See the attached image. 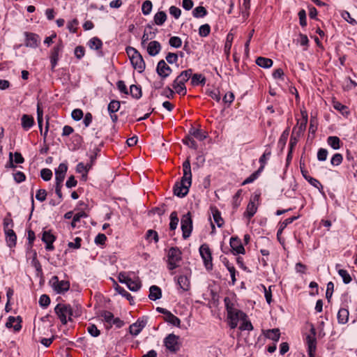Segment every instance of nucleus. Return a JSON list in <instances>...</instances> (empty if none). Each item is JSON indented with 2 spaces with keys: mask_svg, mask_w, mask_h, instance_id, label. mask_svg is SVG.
Wrapping results in <instances>:
<instances>
[{
  "mask_svg": "<svg viewBox=\"0 0 357 357\" xmlns=\"http://www.w3.org/2000/svg\"><path fill=\"white\" fill-rule=\"evenodd\" d=\"M338 274L342 277L344 283L349 284L351 281V278L347 271L340 269Z\"/></svg>",
  "mask_w": 357,
  "mask_h": 357,
  "instance_id": "nucleus-46",
  "label": "nucleus"
},
{
  "mask_svg": "<svg viewBox=\"0 0 357 357\" xmlns=\"http://www.w3.org/2000/svg\"><path fill=\"white\" fill-rule=\"evenodd\" d=\"M256 63L261 68H268L273 66V62L271 59L260 56L257 59Z\"/></svg>",
  "mask_w": 357,
  "mask_h": 357,
  "instance_id": "nucleus-32",
  "label": "nucleus"
},
{
  "mask_svg": "<svg viewBox=\"0 0 357 357\" xmlns=\"http://www.w3.org/2000/svg\"><path fill=\"white\" fill-rule=\"evenodd\" d=\"M333 289H334L333 283L332 282H329L327 284V288H326V297L328 301H330V299L333 295Z\"/></svg>",
  "mask_w": 357,
  "mask_h": 357,
  "instance_id": "nucleus-62",
  "label": "nucleus"
},
{
  "mask_svg": "<svg viewBox=\"0 0 357 357\" xmlns=\"http://www.w3.org/2000/svg\"><path fill=\"white\" fill-rule=\"evenodd\" d=\"M151 26H147L142 38L141 45L144 48L146 47V45H147L148 41L155 37V32L151 31Z\"/></svg>",
  "mask_w": 357,
  "mask_h": 357,
  "instance_id": "nucleus-22",
  "label": "nucleus"
},
{
  "mask_svg": "<svg viewBox=\"0 0 357 357\" xmlns=\"http://www.w3.org/2000/svg\"><path fill=\"white\" fill-rule=\"evenodd\" d=\"M259 197L260 194L258 193H255L251 197L244 213V215L248 219H250L256 213L259 205Z\"/></svg>",
  "mask_w": 357,
  "mask_h": 357,
  "instance_id": "nucleus-9",
  "label": "nucleus"
},
{
  "mask_svg": "<svg viewBox=\"0 0 357 357\" xmlns=\"http://www.w3.org/2000/svg\"><path fill=\"white\" fill-rule=\"evenodd\" d=\"M182 252L178 248H171L167 253V267L169 270L172 271L179 266V262L182 259Z\"/></svg>",
  "mask_w": 357,
  "mask_h": 357,
  "instance_id": "nucleus-4",
  "label": "nucleus"
},
{
  "mask_svg": "<svg viewBox=\"0 0 357 357\" xmlns=\"http://www.w3.org/2000/svg\"><path fill=\"white\" fill-rule=\"evenodd\" d=\"M146 237L148 240L153 239L154 242L157 243L158 241V233L152 229H149L146 232Z\"/></svg>",
  "mask_w": 357,
  "mask_h": 357,
  "instance_id": "nucleus-55",
  "label": "nucleus"
},
{
  "mask_svg": "<svg viewBox=\"0 0 357 357\" xmlns=\"http://www.w3.org/2000/svg\"><path fill=\"white\" fill-rule=\"evenodd\" d=\"M264 335L268 339L278 342L280 336V330L278 328L267 330L264 332Z\"/></svg>",
  "mask_w": 357,
  "mask_h": 357,
  "instance_id": "nucleus-29",
  "label": "nucleus"
},
{
  "mask_svg": "<svg viewBox=\"0 0 357 357\" xmlns=\"http://www.w3.org/2000/svg\"><path fill=\"white\" fill-rule=\"evenodd\" d=\"M192 72L191 69L183 70L174 79L172 86L178 95L185 96L186 94L187 89L185 84L190 79Z\"/></svg>",
  "mask_w": 357,
  "mask_h": 357,
  "instance_id": "nucleus-3",
  "label": "nucleus"
},
{
  "mask_svg": "<svg viewBox=\"0 0 357 357\" xmlns=\"http://www.w3.org/2000/svg\"><path fill=\"white\" fill-rule=\"evenodd\" d=\"M169 43L172 47L178 48L181 46L182 41L179 37L172 36L170 38Z\"/></svg>",
  "mask_w": 357,
  "mask_h": 357,
  "instance_id": "nucleus-50",
  "label": "nucleus"
},
{
  "mask_svg": "<svg viewBox=\"0 0 357 357\" xmlns=\"http://www.w3.org/2000/svg\"><path fill=\"white\" fill-rule=\"evenodd\" d=\"M199 253L204 261V266L206 269L212 268V257L209 247L206 244H203L199 248Z\"/></svg>",
  "mask_w": 357,
  "mask_h": 357,
  "instance_id": "nucleus-10",
  "label": "nucleus"
},
{
  "mask_svg": "<svg viewBox=\"0 0 357 357\" xmlns=\"http://www.w3.org/2000/svg\"><path fill=\"white\" fill-rule=\"evenodd\" d=\"M206 13L207 11L203 6H197L192 11L193 16L197 18L203 17L206 15Z\"/></svg>",
  "mask_w": 357,
  "mask_h": 357,
  "instance_id": "nucleus-41",
  "label": "nucleus"
},
{
  "mask_svg": "<svg viewBox=\"0 0 357 357\" xmlns=\"http://www.w3.org/2000/svg\"><path fill=\"white\" fill-rule=\"evenodd\" d=\"M156 70L158 74L162 78L167 77L172 73V69L164 60H161L158 63Z\"/></svg>",
  "mask_w": 357,
  "mask_h": 357,
  "instance_id": "nucleus-14",
  "label": "nucleus"
},
{
  "mask_svg": "<svg viewBox=\"0 0 357 357\" xmlns=\"http://www.w3.org/2000/svg\"><path fill=\"white\" fill-rule=\"evenodd\" d=\"M302 119H298L296 127L294 129H298V132H303L306 128L307 123V114L305 112H301Z\"/></svg>",
  "mask_w": 357,
  "mask_h": 357,
  "instance_id": "nucleus-26",
  "label": "nucleus"
},
{
  "mask_svg": "<svg viewBox=\"0 0 357 357\" xmlns=\"http://www.w3.org/2000/svg\"><path fill=\"white\" fill-rule=\"evenodd\" d=\"M126 285L130 291H137L141 287V282L138 279L133 280L130 278L126 283Z\"/></svg>",
  "mask_w": 357,
  "mask_h": 357,
  "instance_id": "nucleus-36",
  "label": "nucleus"
},
{
  "mask_svg": "<svg viewBox=\"0 0 357 357\" xmlns=\"http://www.w3.org/2000/svg\"><path fill=\"white\" fill-rule=\"evenodd\" d=\"M191 84L192 86H197L199 84H204L206 79L202 74H194L191 75Z\"/></svg>",
  "mask_w": 357,
  "mask_h": 357,
  "instance_id": "nucleus-37",
  "label": "nucleus"
},
{
  "mask_svg": "<svg viewBox=\"0 0 357 357\" xmlns=\"http://www.w3.org/2000/svg\"><path fill=\"white\" fill-rule=\"evenodd\" d=\"M152 6H153V5H152V3L151 1H149V0L145 1L142 3V13L145 15H149L150 13L151 12Z\"/></svg>",
  "mask_w": 357,
  "mask_h": 357,
  "instance_id": "nucleus-44",
  "label": "nucleus"
},
{
  "mask_svg": "<svg viewBox=\"0 0 357 357\" xmlns=\"http://www.w3.org/2000/svg\"><path fill=\"white\" fill-rule=\"evenodd\" d=\"M130 93L135 98H139L142 96L141 88L137 85L132 84L130 86Z\"/></svg>",
  "mask_w": 357,
  "mask_h": 357,
  "instance_id": "nucleus-39",
  "label": "nucleus"
},
{
  "mask_svg": "<svg viewBox=\"0 0 357 357\" xmlns=\"http://www.w3.org/2000/svg\"><path fill=\"white\" fill-rule=\"evenodd\" d=\"M54 290L58 294H63L70 288V283L66 280H59L57 276H53L50 281Z\"/></svg>",
  "mask_w": 357,
  "mask_h": 357,
  "instance_id": "nucleus-8",
  "label": "nucleus"
},
{
  "mask_svg": "<svg viewBox=\"0 0 357 357\" xmlns=\"http://www.w3.org/2000/svg\"><path fill=\"white\" fill-rule=\"evenodd\" d=\"M40 176L44 181H50L52 176V172L50 169H43L40 171Z\"/></svg>",
  "mask_w": 357,
  "mask_h": 357,
  "instance_id": "nucleus-52",
  "label": "nucleus"
},
{
  "mask_svg": "<svg viewBox=\"0 0 357 357\" xmlns=\"http://www.w3.org/2000/svg\"><path fill=\"white\" fill-rule=\"evenodd\" d=\"M81 241H82V238H79V237H76L74 240V242H69L68 243V246L70 248H73V249H78L80 248L81 246Z\"/></svg>",
  "mask_w": 357,
  "mask_h": 357,
  "instance_id": "nucleus-61",
  "label": "nucleus"
},
{
  "mask_svg": "<svg viewBox=\"0 0 357 357\" xmlns=\"http://www.w3.org/2000/svg\"><path fill=\"white\" fill-rule=\"evenodd\" d=\"M349 311L345 308H341L339 310L337 313L338 323L344 324L348 321L349 319Z\"/></svg>",
  "mask_w": 357,
  "mask_h": 357,
  "instance_id": "nucleus-30",
  "label": "nucleus"
},
{
  "mask_svg": "<svg viewBox=\"0 0 357 357\" xmlns=\"http://www.w3.org/2000/svg\"><path fill=\"white\" fill-rule=\"evenodd\" d=\"M211 31V27L208 24L202 25L199 29V34L202 37H206Z\"/></svg>",
  "mask_w": 357,
  "mask_h": 357,
  "instance_id": "nucleus-47",
  "label": "nucleus"
},
{
  "mask_svg": "<svg viewBox=\"0 0 357 357\" xmlns=\"http://www.w3.org/2000/svg\"><path fill=\"white\" fill-rule=\"evenodd\" d=\"M87 331L93 337H98L100 335V331L94 324H89V326L87 327Z\"/></svg>",
  "mask_w": 357,
  "mask_h": 357,
  "instance_id": "nucleus-54",
  "label": "nucleus"
},
{
  "mask_svg": "<svg viewBox=\"0 0 357 357\" xmlns=\"http://www.w3.org/2000/svg\"><path fill=\"white\" fill-rule=\"evenodd\" d=\"M87 45L91 50H100L102 47V42L98 37H93L89 40Z\"/></svg>",
  "mask_w": 357,
  "mask_h": 357,
  "instance_id": "nucleus-28",
  "label": "nucleus"
},
{
  "mask_svg": "<svg viewBox=\"0 0 357 357\" xmlns=\"http://www.w3.org/2000/svg\"><path fill=\"white\" fill-rule=\"evenodd\" d=\"M162 296V291L161 289L153 285L149 289V298L152 301H156L159 298H160Z\"/></svg>",
  "mask_w": 357,
  "mask_h": 357,
  "instance_id": "nucleus-25",
  "label": "nucleus"
},
{
  "mask_svg": "<svg viewBox=\"0 0 357 357\" xmlns=\"http://www.w3.org/2000/svg\"><path fill=\"white\" fill-rule=\"evenodd\" d=\"M6 241L8 247L13 248L16 245L17 236L13 229H7L5 232Z\"/></svg>",
  "mask_w": 357,
  "mask_h": 357,
  "instance_id": "nucleus-23",
  "label": "nucleus"
},
{
  "mask_svg": "<svg viewBox=\"0 0 357 357\" xmlns=\"http://www.w3.org/2000/svg\"><path fill=\"white\" fill-rule=\"evenodd\" d=\"M47 196L46 190L44 189H40L37 191L36 195V198L40 202H43L45 200Z\"/></svg>",
  "mask_w": 357,
  "mask_h": 357,
  "instance_id": "nucleus-63",
  "label": "nucleus"
},
{
  "mask_svg": "<svg viewBox=\"0 0 357 357\" xmlns=\"http://www.w3.org/2000/svg\"><path fill=\"white\" fill-rule=\"evenodd\" d=\"M191 275V272L188 268H184L183 273L180 274L177 278H175L176 280V283L179 288L182 289V291H188L190 287V278Z\"/></svg>",
  "mask_w": 357,
  "mask_h": 357,
  "instance_id": "nucleus-6",
  "label": "nucleus"
},
{
  "mask_svg": "<svg viewBox=\"0 0 357 357\" xmlns=\"http://www.w3.org/2000/svg\"><path fill=\"white\" fill-rule=\"evenodd\" d=\"M55 313L58 315L63 324H66L68 320H71L73 315L72 307L70 305L59 303L54 308Z\"/></svg>",
  "mask_w": 357,
  "mask_h": 357,
  "instance_id": "nucleus-5",
  "label": "nucleus"
},
{
  "mask_svg": "<svg viewBox=\"0 0 357 357\" xmlns=\"http://www.w3.org/2000/svg\"><path fill=\"white\" fill-rule=\"evenodd\" d=\"M77 25H78L77 20V19H74V20L68 22V25H67V28H68V29L70 32L75 33L76 31H77Z\"/></svg>",
  "mask_w": 357,
  "mask_h": 357,
  "instance_id": "nucleus-59",
  "label": "nucleus"
},
{
  "mask_svg": "<svg viewBox=\"0 0 357 357\" xmlns=\"http://www.w3.org/2000/svg\"><path fill=\"white\" fill-rule=\"evenodd\" d=\"M306 180L314 187L318 188L319 190L323 188L321 183L316 178L311 176L306 177Z\"/></svg>",
  "mask_w": 357,
  "mask_h": 357,
  "instance_id": "nucleus-60",
  "label": "nucleus"
},
{
  "mask_svg": "<svg viewBox=\"0 0 357 357\" xmlns=\"http://www.w3.org/2000/svg\"><path fill=\"white\" fill-rule=\"evenodd\" d=\"M120 108V102L117 100H112L108 105V112L110 114H114L117 112Z\"/></svg>",
  "mask_w": 357,
  "mask_h": 357,
  "instance_id": "nucleus-45",
  "label": "nucleus"
},
{
  "mask_svg": "<svg viewBox=\"0 0 357 357\" xmlns=\"http://www.w3.org/2000/svg\"><path fill=\"white\" fill-rule=\"evenodd\" d=\"M83 112L79 109H75L72 112L71 116L75 121H79L83 117Z\"/></svg>",
  "mask_w": 357,
  "mask_h": 357,
  "instance_id": "nucleus-57",
  "label": "nucleus"
},
{
  "mask_svg": "<svg viewBox=\"0 0 357 357\" xmlns=\"http://www.w3.org/2000/svg\"><path fill=\"white\" fill-rule=\"evenodd\" d=\"M7 328H13L15 331H18L21 328L20 321L19 317H9L6 324Z\"/></svg>",
  "mask_w": 357,
  "mask_h": 357,
  "instance_id": "nucleus-24",
  "label": "nucleus"
},
{
  "mask_svg": "<svg viewBox=\"0 0 357 357\" xmlns=\"http://www.w3.org/2000/svg\"><path fill=\"white\" fill-rule=\"evenodd\" d=\"M183 143L186 144L190 148H192L193 149H197V142L193 139V138L191 136L186 137L183 140Z\"/></svg>",
  "mask_w": 357,
  "mask_h": 357,
  "instance_id": "nucleus-49",
  "label": "nucleus"
},
{
  "mask_svg": "<svg viewBox=\"0 0 357 357\" xmlns=\"http://www.w3.org/2000/svg\"><path fill=\"white\" fill-rule=\"evenodd\" d=\"M50 303V298L46 294H43L39 298V304L43 307H47Z\"/></svg>",
  "mask_w": 357,
  "mask_h": 357,
  "instance_id": "nucleus-53",
  "label": "nucleus"
},
{
  "mask_svg": "<svg viewBox=\"0 0 357 357\" xmlns=\"http://www.w3.org/2000/svg\"><path fill=\"white\" fill-rule=\"evenodd\" d=\"M342 16L349 24H357L356 21L351 17L350 13L347 11H344L342 13Z\"/></svg>",
  "mask_w": 357,
  "mask_h": 357,
  "instance_id": "nucleus-64",
  "label": "nucleus"
},
{
  "mask_svg": "<svg viewBox=\"0 0 357 357\" xmlns=\"http://www.w3.org/2000/svg\"><path fill=\"white\" fill-rule=\"evenodd\" d=\"M183 176L180 182L175 184L174 187V195L183 197L185 196L192 183V173L190 160L187 159L183 163Z\"/></svg>",
  "mask_w": 357,
  "mask_h": 357,
  "instance_id": "nucleus-1",
  "label": "nucleus"
},
{
  "mask_svg": "<svg viewBox=\"0 0 357 357\" xmlns=\"http://www.w3.org/2000/svg\"><path fill=\"white\" fill-rule=\"evenodd\" d=\"M167 20V15L164 11H159L154 15L153 20L155 24L161 26Z\"/></svg>",
  "mask_w": 357,
  "mask_h": 357,
  "instance_id": "nucleus-33",
  "label": "nucleus"
},
{
  "mask_svg": "<svg viewBox=\"0 0 357 357\" xmlns=\"http://www.w3.org/2000/svg\"><path fill=\"white\" fill-rule=\"evenodd\" d=\"M56 238L50 231H44L43 233L42 241L46 244L45 249L47 250H53L54 247L53 243Z\"/></svg>",
  "mask_w": 357,
  "mask_h": 357,
  "instance_id": "nucleus-13",
  "label": "nucleus"
},
{
  "mask_svg": "<svg viewBox=\"0 0 357 357\" xmlns=\"http://www.w3.org/2000/svg\"><path fill=\"white\" fill-rule=\"evenodd\" d=\"M343 160V157L342 154L340 153H335L333 155L331 160V163L333 166H338L340 165Z\"/></svg>",
  "mask_w": 357,
  "mask_h": 357,
  "instance_id": "nucleus-51",
  "label": "nucleus"
},
{
  "mask_svg": "<svg viewBox=\"0 0 357 357\" xmlns=\"http://www.w3.org/2000/svg\"><path fill=\"white\" fill-rule=\"evenodd\" d=\"M328 156V151L326 149H319L317 152V159L319 161H325Z\"/></svg>",
  "mask_w": 357,
  "mask_h": 357,
  "instance_id": "nucleus-56",
  "label": "nucleus"
},
{
  "mask_svg": "<svg viewBox=\"0 0 357 357\" xmlns=\"http://www.w3.org/2000/svg\"><path fill=\"white\" fill-rule=\"evenodd\" d=\"M146 321L144 319H138L135 323L132 324L129 327V331L131 335H137L142 329L145 327Z\"/></svg>",
  "mask_w": 357,
  "mask_h": 357,
  "instance_id": "nucleus-17",
  "label": "nucleus"
},
{
  "mask_svg": "<svg viewBox=\"0 0 357 357\" xmlns=\"http://www.w3.org/2000/svg\"><path fill=\"white\" fill-rule=\"evenodd\" d=\"M178 218L177 216V213L176 211H173L170 214V223H169V228L171 230H174L178 225Z\"/></svg>",
  "mask_w": 357,
  "mask_h": 357,
  "instance_id": "nucleus-42",
  "label": "nucleus"
},
{
  "mask_svg": "<svg viewBox=\"0 0 357 357\" xmlns=\"http://www.w3.org/2000/svg\"><path fill=\"white\" fill-rule=\"evenodd\" d=\"M146 48L148 54L152 56H154L160 52L161 50V45L159 42L153 40L146 45Z\"/></svg>",
  "mask_w": 357,
  "mask_h": 357,
  "instance_id": "nucleus-19",
  "label": "nucleus"
},
{
  "mask_svg": "<svg viewBox=\"0 0 357 357\" xmlns=\"http://www.w3.org/2000/svg\"><path fill=\"white\" fill-rule=\"evenodd\" d=\"M328 144L331 146L334 150H337L340 148V140L336 136H330L327 139Z\"/></svg>",
  "mask_w": 357,
  "mask_h": 357,
  "instance_id": "nucleus-34",
  "label": "nucleus"
},
{
  "mask_svg": "<svg viewBox=\"0 0 357 357\" xmlns=\"http://www.w3.org/2000/svg\"><path fill=\"white\" fill-rule=\"evenodd\" d=\"M40 43L39 37L34 33H26L25 45L26 47L36 48Z\"/></svg>",
  "mask_w": 357,
  "mask_h": 357,
  "instance_id": "nucleus-21",
  "label": "nucleus"
},
{
  "mask_svg": "<svg viewBox=\"0 0 357 357\" xmlns=\"http://www.w3.org/2000/svg\"><path fill=\"white\" fill-rule=\"evenodd\" d=\"M189 134L191 137L192 136L199 139V141H203L206 138V135L205 132L195 128H191L189 131Z\"/></svg>",
  "mask_w": 357,
  "mask_h": 357,
  "instance_id": "nucleus-31",
  "label": "nucleus"
},
{
  "mask_svg": "<svg viewBox=\"0 0 357 357\" xmlns=\"http://www.w3.org/2000/svg\"><path fill=\"white\" fill-rule=\"evenodd\" d=\"M181 225L183 237L186 239L190 236L192 230V220L190 213L188 212L183 215L181 220Z\"/></svg>",
  "mask_w": 357,
  "mask_h": 357,
  "instance_id": "nucleus-7",
  "label": "nucleus"
},
{
  "mask_svg": "<svg viewBox=\"0 0 357 357\" xmlns=\"http://www.w3.org/2000/svg\"><path fill=\"white\" fill-rule=\"evenodd\" d=\"M230 246L235 254H244L245 249L241 241L237 237L230 238Z\"/></svg>",
  "mask_w": 357,
  "mask_h": 357,
  "instance_id": "nucleus-18",
  "label": "nucleus"
},
{
  "mask_svg": "<svg viewBox=\"0 0 357 357\" xmlns=\"http://www.w3.org/2000/svg\"><path fill=\"white\" fill-rule=\"evenodd\" d=\"M213 217L214 222L216 223L217 226L218 227H221L224 223V220L221 217L220 213L217 209L213 210Z\"/></svg>",
  "mask_w": 357,
  "mask_h": 357,
  "instance_id": "nucleus-43",
  "label": "nucleus"
},
{
  "mask_svg": "<svg viewBox=\"0 0 357 357\" xmlns=\"http://www.w3.org/2000/svg\"><path fill=\"white\" fill-rule=\"evenodd\" d=\"M242 323L239 327L241 331H252L253 329L252 325L250 321L247 320V318L242 319Z\"/></svg>",
  "mask_w": 357,
  "mask_h": 357,
  "instance_id": "nucleus-48",
  "label": "nucleus"
},
{
  "mask_svg": "<svg viewBox=\"0 0 357 357\" xmlns=\"http://www.w3.org/2000/svg\"><path fill=\"white\" fill-rule=\"evenodd\" d=\"M165 320L174 326H180L181 320L172 312L168 313V314L165 317Z\"/></svg>",
  "mask_w": 357,
  "mask_h": 357,
  "instance_id": "nucleus-35",
  "label": "nucleus"
},
{
  "mask_svg": "<svg viewBox=\"0 0 357 357\" xmlns=\"http://www.w3.org/2000/svg\"><path fill=\"white\" fill-rule=\"evenodd\" d=\"M91 168V165H85L84 163L82 162H79L77 165V167H76V171L78 173H82L83 174H82V176L84 178H86V174H87V172L89 170V169Z\"/></svg>",
  "mask_w": 357,
  "mask_h": 357,
  "instance_id": "nucleus-40",
  "label": "nucleus"
},
{
  "mask_svg": "<svg viewBox=\"0 0 357 357\" xmlns=\"http://www.w3.org/2000/svg\"><path fill=\"white\" fill-rule=\"evenodd\" d=\"M68 170V166L66 163H61L58 168L55 170V175H56V183L62 184L65 176L66 173Z\"/></svg>",
  "mask_w": 357,
  "mask_h": 357,
  "instance_id": "nucleus-16",
  "label": "nucleus"
},
{
  "mask_svg": "<svg viewBox=\"0 0 357 357\" xmlns=\"http://www.w3.org/2000/svg\"><path fill=\"white\" fill-rule=\"evenodd\" d=\"M169 13L172 16H174L176 19L179 18L181 14V10L180 8H177L176 6H170L169 9Z\"/></svg>",
  "mask_w": 357,
  "mask_h": 357,
  "instance_id": "nucleus-58",
  "label": "nucleus"
},
{
  "mask_svg": "<svg viewBox=\"0 0 357 357\" xmlns=\"http://www.w3.org/2000/svg\"><path fill=\"white\" fill-rule=\"evenodd\" d=\"M271 152L269 150H266L264 154L259 158V162L261 163V166L258 169V172H261L264 168L266 160H268L271 156Z\"/></svg>",
  "mask_w": 357,
  "mask_h": 357,
  "instance_id": "nucleus-38",
  "label": "nucleus"
},
{
  "mask_svg": "<svg viewBox=\"0 0 357 357\" xmlns=\"http://www.w3.org/2000/svg\"><path fill=\"white\" fill-rule=\"evenodd\" d=\"M224 302L227 312L228 324L231 328L234 329L236 328L239 321L247 318V315L241 310L236 309L229 298H225Z\"/></svg>",
  "mask_w": 357,
  "mask_h": 357,
  "instance_id": "nucleus-2",
  "label": "nucleus"
},
{
  "mask_svg": "<svg viewBox=\"0 0 357 357\" xmlns=\"http://www.w3.org/2000/svg\"><path fill=\"white\" fill-rule=\"evenodd\" d=\"M164 343L167 349L172 352L177 351L180 348L178 336L174 334H169L166 337Z\"/></svg>",
  "mask_w": 357,
  "mask_h": 357,
  "instance_id": "nucleus-12",
  "label": "nucleus"
},
{
  "mask_svg": "<svg viewBox=\"0 0 357 357\" xmlns=\"http://www.w3.org/2000/svg\"><path fill=\"white\" fill-rule=\"evenodd\" d=\"M130 62L133 68L137 70L139 73L144 71L145 68V63L141 54L136 56L130 60Z\"/></svg>",
  "mask_w": 357,
  "mask_h": 357,
  "instance_id": "nucleus-20",
  "label": "nucleus"
},
{
  "mask_svg": "<svg viewBox=\"0 0 357 357\" xmlns=\"http://www.w3.org/2000/svg\"><path fill=\"white\" fill-rule=\"evenodd\" d=\"M21 120L22 126L25 130L30 129L34 123L33 118L27 114L22 115Z\"/></svg>",
  "mask_w": 357,
  "mask_h": 357,
  "instance_id": "nucleus-27",
  "label": "nucleus"
},
{
  "mask_svg": "<svg viewBox=\"0 0 357 357\" xmlns=\"http://www.w3.org/2000/svg\"><path fill=\"white\" fill-rule=\"evenodd\" d=\"M62 49L63 45L61 43H59L53 47L50 56L52 69H54L56 66L57 62L59 59V54L62 51Z\"/></svg>",
  "mask_w": 357,
  "mask_h": 357,
  "instance_id": "nucleus-15",
  "label": "nucleus"
},
{
  "mask_svg": "<svg viewBox=\"0 0 357 357\" xmlns=\"http://www.w3.org/2000/svg\"><path fill=\"white\" fill-rule=\"evenodd\" d=\"M315 335V329L314 327H312L310 330V334L306 337V342L307 344V351L309 357H315V351L317 347V341Z\"/></svg>",
  "mask_w": 357,
  "mask_h": 357,
  "instance_id": "nucleus-11",
  "label": "nucleus"
}]
</instances>
